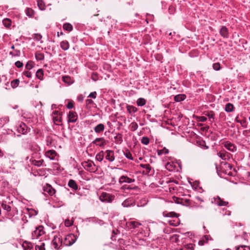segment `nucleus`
I'll list each match as a JSON object with an SVG mask.
<instances>
[{"label":"nucleus","mask_w":250,"mask_h":250,"mask_svg":"<svg viewBox=\"0 0 250 250\" xmlns=\"http://www.w3.org/2000/svg\"><path fill=\"white\" fill-rule=\"evenodd\" d=\"M36 77L40 80H42L43 78V72L42 69H39L36 73Z\"/></svg>","instance_id":"c756f323"},{"label":"nucleus","mask_w":250,"mask_h":250,"mask_svg":"<svg viewBox=\"0 0 250 250\" xmlns=\"http://www.w3.org/2000/svg\"><path fill=\"white\" fill-rule=\"evenodd\" d=\"M204 238V240L207 242L208 240L211 239V237L209 235H205L203 237Z\"/></svg>","instance_id":"e2e57ef3"},{"label":"nucleus","mask_w":250,"mask_h":250,"mask_svg":"<svg viewBox=\"0 0 250 250\" xmlns=\"http://www.w3.org/2000/svg\"><path fill=\"white\" fill-rule=\"evenodd\" d=\"M91 78L94 81H96L97 80V75L96 74H93L91 76Z\"/></svg>","instance_id":"0e129e2a"},{"label":"nucleus","mask_w":250,"mask_h":250,"mask_svg":"<svg viewBox=\"0 0 250 250\" xmlns=\"http://www.w3.org/2000/svg\"><path fill=\"white\" fill-rule=\"evenodd\" d=\"M46 155L51 159H53L56 155V153L54 150H48L46 152Z\"/></svg>","instance_id":"a878e982"},{"label":"nucleus","mask_w":250,"mask_h":250,"mask_svg":"<svg viewBox=\"0 0 250 250\" xmlns=\"http://www.w3.org/2000/svg\"><path fill=\"white\" fill-rule=\"evenodd\" d=\"M222 214L223 215H230V211L229 210H228L226 208L225 209H223V212Z\"/></svg>","instance_id":"864d4df0"},{"label":"nucleus","mask_w":250,"mask_h":250,"mask_svg":"<svg viewBox=\"0 0 250 250\" xmlns=\"http://www.w3.org/2000/svg\"><path fill=\"white\" fill-rule=\"evenodd\" d=\"M219 32L221 36L223 38H227L229 37V31L226 26H222L220 29Z\"/></svg>","instance_id":"dca6fc26"},{"label":"nucleus","mask_w":250,"mask_h":250,"mask_svg":"<svg viewBox=\"0 0 250 250\" xmlns=\"http://www.w3.org/2000/svg\"><path fill=\"white\" fill-rule=\"evenodd\" d=\"M63 29L70 32L72 30L73 26L70 23H65L63 25Z\"/></svg>","instance_id":"72a5a7b5"},{"label":"nucleus","mask_w":250,"mask_h":250,"mask_svg":"<svg viewBox=\"0 0 250 250\" xmlns=\"http://www.w3.org/2000/svg\"><path fill=\"white\" fill-rule=\"evenodd\" d=\"M15 65L18 68H21L23 66V63L20 61H17L15 62Z\"/></svg>","instance_id":"5fc2aeb1"},{"label":"nucleus","mask_w":250,"mask_h":250,"mask_svg":"<svg viewBox=\"0 0 250 250\" xmlns=\"http://www.w3.org/2000/svg\"><path fill=\"white\" fill-rule=\"evenodd\" d=\"M17 130L19 133H21L22 134H24L27 132V127L25 124L21 123L18 126Z\"/></svg>","instance_id":"2eb2a0df"},{"label":"nucleus","mask_w":250,"mask_h":250,"mask_svg":"<svg viewBox=\"0 0 250 250\" xmlns=\"http://www.w3.org/2000/svg\"><path fill=\"white\" fill-rule=\"evenodd\" d=\"M2 23L5 27L9 28L12 23L11 21L9 19H5L3 20Z\"/></svg>","instance_id":"7c9ffc66"},{"label":"nucleus","mask_w":250,"mask_h":250,"mask_svg":"<svg viewBox=\"0 0 250 250\" xmlns=\"http://www.w3.org/2000/svg\"><path fill=\"white\" fill-rule=\"evenodd\" d=\"M34 63L32 61H29L25 65V68L27 70H30L34 67Z\"/></svg>","instance_id":"4c0bfd02"},{"label":"nucleus","mask_w":250,"mask_h":250,"mask_svg":"<svg viewBox=\"0 0 250 250\" xmlns=\"http://www.w3.org/2000/svg\"><path fill=\"white\" fill-rule=\"evenodd\" d=\"M213 68L215 70H219L220 69V64L219 63H215L213 64Z\"/></svg>","instance_id":"09e8293b"},{"label":"nucleus","mask_w":250,"mask_h":250,"mask_svg":"<svg viewBox=\"0 0 250 250\" xmlns=\"http://www.w3.org/2000/svg\"><path fill=\"white\" fill-rule=\"evenodd\" d=\"M204 114L207 117H208V121L210 124L215 122V113L213 111H206L204 112Z\"/></svg>","instance_id":"9b49d317"},{"label":"nucleus","mask_w":250,"mask_h":250,"mask_svg":"<svg viewBox=\"0 0 250 250\" xmlns=\"http://www.w3.org/2000/svg\"><path fill=\"white\" fill-rule=\"evenodd\" d=\"M36 59L38 60H42L44 59V55L42 53L36 54Z\"/></svg>","instance_id":"de8ad7c7"},{"label":"nucleus","mask_w":250,"mask_h":250,"mask_svg":"<svg viewBox=\"0 0 250 250\" xmlns=\"http://www.w3.org/2000/svg\"><path fill=\"white\" fill-rule=\"evenodd\" d=\"M186 98V96L185 94H178L174 97V100L176 102H180L184 101Z\"/></svg>","instance_id":"5701e85b"},{"label":"nucleus","mask_w":250,"mask_h":250,"mask_svg":"<svg viewBox=\"0 0 250 250\" xmlns=\"http://www.w3.org/2000/svg\"><path fill=\"white\" fill-rule=\"evenodd\" d=\"M237 250H250V247L247 246H239L237 249Z\"/></svg>","instance_id":"c03bdc74"},{"label":"nucleus","mask_w":250,"mask_h":250,"mask_svg":"<svg viewBox=\"0 0 250 250\" xmlns=\"http://www.w3.org/2000/svg\"><path fill=\"white\" fill-rule=\"evenodd\" d=\"M195 200L197 202H203V200L200 197H198V196H197L195 197Z\"/></svg>","instance_id":"774afa93"},{"label":"nucleus","mask_w":250,"mask_h":250,"mask_svg":"<svg viewBox=\"0 0 250 250\" xmlns=\"http://www.w3.org/2000/svg\"><path fill=\"white\" fill-rule=\"evenodd\" d=\"M146 101L144 98H139L137 101V104L138 106H143L146 104Z\"/></svg>","instance_id":"e433bc0d"},{"label":"nucleus","mask_w":250,"mask_h":250,"mask_svg":"<svg viewBox=\"0 0 250 250\" xmlns=\"http://www.w3.org/2000/svg\"><path fill=\"white\" fill-rule=\"evenodd\" d=\"M43 190L50 196L54 195L56 192L55 189L53 188L51 185L47 184L44 186Z\"/></svg>","instance_id":"4468645a"},{"label":"nucleus","mask_w":250,"mask_h":250,"mask_svg":"<svg viewBox=\"0 0 250 250\" xmlns=\"http://www.w3.org/2000/svg\"><path fill=\"white\" fill-rule=\"evenodd\" d=\"M218 156L222 160H226L229 158V154L224 150L220 151L217 154Z\"/></svg>","instance_id":"6ab92c4d"},{"label":"nucleus","mask_w":250,"mask_h":250,"mask_svg":"<svg viewBox=\"0 0 250 250\" xmlns=\"http://www.w3.org/2000/svg\"><path fill=\"white\" fill-rule=\"evenodd\" d=\"M52 243L54 248L56 250H58L62 245V240L60 237L55 236L52 240Z\"/></svg>","instance_id":"1a4fd4ad"},{"label":"nucleus","mask_w":250,"mask_h":250,"mask_svg":"<svg viewBox=\"0 0 250 250\" xmlns=\"http://www.w3.org/2000/svg\"><path fill=\"white\" fill-rule=\"evenodd\" d=\"M97 96V93L96 91L91 92L88 96V97L95 99Z\"/></svg>","instance_id":"3c124183"},{"label":"nucleus","mask_w":250,"mask_h":250,"mask_svg":"<svg viewBox=\"0 0 250 250\" xmlns=\"http://www.w3.org/2000/svg\"><path fill=\"white\" fill-rule=\"evenodd\" d=\"M62 81L68 84L72 83L71 78L69 76H65L62 77Z\"/></svg>","instance_id":"58836bf2"},{"label":"nucleus","mask_w":250,"mask_h":250,"mask_svg":"<svg viewBox=\"0 0 250 250\" xmlns=\"http://www.w3.org/2000/svg\"><path fill=\"white\" fill-rule=\"evenodd\" d=\"M163 216L170 218H176L174 219H170L168 221L170 225L172 226H178L180 224V220L178 219L180 216L179 214L176 213L175 212H169L165 211L163 212Z\"/></svg>","instance_id":"7ed1b4c3"},{"label":"nucleus","mask_w":250,"mask_h":250,"mask_svg":"<svg viewBox=\"0 0 250 250\" xmlns=\"http://www.w3.org/2000/svg\"><path fill=\"white\" fill-rule=\"evenodd\" d=\"M43 160H39V161H35L34 162V164L35 166H40L42 165V163H43Z\"/></svg>","instance_id":"603ef678"},{"label":"nucleus","mask_w":250,"mask_h":250,"mask_svg":"<svg viewBox=\"0 0 250 250\" xmlns=\"http://www.w3.org/2000/svg\"><path fill=\"white\" fill-rule=\"evenodd\" d=\"M132 224L133 227H134V228H137V227H138V226L139 225H140V224H139V223L135 222H132Z\"/></svg>","instance_id":"69168bd1"},{"label":"nucleus","mask_w":250,"mask_h":250,"mask_svg":"<svg viewBox=\"0 0 250 250\" xmlns=\"http://www.w3.org/2000/svg\"><path fill=\"white\" fill-rule=\"evenodd\" d=\"M77 240L76 235L73 234L67 235L64 241V244L66 246H71L74 244Z\"/></svg>","instance_id":"0eeeda50"},{"label":"nucleus","mask_w":250,"mask_h":250,"mask_svg":"<svg viewBox=\"0 0 250 250\" xmlns=\"http://www.w3.org/2000/svg\"><path fill=\"white\" fill-rule=\"evenodd\" d=\"M92 144L100 147H104L106 145V141L104 138H97L92 142Z\"/></svg>","instance_id":"f8f14e48"},{"label":"nucleus","mask_w":250,"mask_h":250,"mask_svg":"<svg viewBox=\"0 0 250 250\" xmlns=\"http://www.w3.org/2000/svg\"><path fill=\"white\" fill-rule=\"evenodd\" d=\"M73 221H70L69 220H66L64 222V224L66 227H69L73 224Z\"/></svg>","instance_id":"8fccbe9b"},{"label":"nucleus","mask_w":250,"mask_h":250,"mask_svg":"<svg viewBox=\"0 0 250 250\" xmlns=\"http://www.w3.org/2000/svg\"><path fill=\"white\" fill-rule=\"evenodd\" d=\"M60 46L63 50H67L69 48V43L67 41H63L61 42Z\"/></svg>","instance_id":"4be33fe9"},{"label":"nucleus","mask_w":250,"mask_h":250,"mask_svg":"<svg viewBox=\"0 0 250 250\" xmlns=\"http://www.w3.org/2000/svg\"><path fill=\"white\" fill-rule=\"evenodd\" d=\"M82 165L85 170L90 172H94L98 169L95 164L91 160L84 161L82 163Z\"/></svg>","instance_id":"20e7f679"},{"label":"nucleus","mask_w":250,"mask_h":250,"mask_svg":"<svg viewBox=\"0 0 250 250\" xmlns=\"http://www.w3.org/2000/svg\"><path fill=\"white\" fill-rule=\"evenodd\" d=\"M104 129V125L103 124H99L94 128L95 132L97 133H100L102 132Z\"/></svg>","instance_id":"aec40b11"},{"label":"nucleus","mask_w":250,"mask_h":250,"mask_svg":"<svg viewBox=\"0 0 250 250\" xmlns=\"http://www.w3.org/2000/svg\"><path fill=\"white\" fill-rule=\"evenodd\" d=\"M106 159L108 160L110 162H113L115 159L114 152L112 150H107L106 151Z\"/></svg>","instance_id":"f3484780"},{"label":"nucleus","mask_w":250,"mask_h":250,"mask_svg":"<svg viewBox=\"0 0 250 250\" xmlns=\"http://www.w3.org/2000/svg\"><path fill=\"white\" fill-rule=\"evenodd\" d=\"M134 181H135L134 179L129 178L128 177L125 176H121L119 179V182L121 183H124V182L127 183H131L134 182Z\"/></svg>","instance_id":"a211bd4d"},{"label":"nucleus","mask_w":250,"mask_h":250,"mask_svg":"<svg viewBox=\"0 0 250 250\" xmlns=\"http://www.w3.org/2000/svg\"><path fill=\"white\" fill-rule=\"evenodd\" d=\"M25 13L26 15L30 18L33 17L35 14L34 11L30 8H26L25 10Z\"/></svg>","instance_id":"c85d7f7f"},{"label":"nucleus","mask_w":250,"mask_h":250,"mask_svg":"<svg viewBox=\"0 0 250 250\" xmlns=\"http://www.w3.org/2000/svg\"><path fill=\"white\" fill-rule=\"evenodd\" d=\"M138 125L136 122H132L130 125V128L132 131H135L138 128Z\"/></svg>","instance_id":"a19ab883"},{"label":"nucleus","mask_w":250,"mask_h":250,"mask_svg":"<svg viewBox=\"0 0 250 250\" xmlns=\"http://www.w3.org/2000/svg\"><path fill=\"white\" fill-rule=\"evenodd\" d=\"M127 110L129 111L130 113L135 112L137 111V108L133 106H128Z\"/></svg>","instance_id":"49530a36"},{"label":"nucleus","mask_w":250,"mask_h":250,"mask_svg":"<svg viewBox=\"0 0 250 250\" xmlns=\"http://www.w3.org/2000/svg\"><path fill=\"white\" fill-rule=\"evenodd\" d=\"M206 241L204 240V238H202L201 240H200L198 242V244L200 246H203L204 245L205 243H206Z\"/></svg>","instance_id":"052dcab7"},{"label":"nucleus","mask_w":250,"mask_h":250,"mask_svg":"<svg viewBox=\"0 0 250 250\" xmlns=\"http://www.w3.org/2000/svg\"><path fill=\"white\" fill-rule=\"evenodd\" d=\"M115 143L117 144H120L123 141L122 136L121 134H117V135L114 137Z\"/></svg>","instance_id":"cd10ccee"},{"label":"nucleus","mask_w":250,"mask_h":250,"mask_svg":"<svg viewBox=\"0 0 250 250\" xmlns=\"http://www.w3.org/2000/svg\"><path fill=\"white\" fill-rule=\"evenodd\" d=\"M168 149L166 147H163L160 145L159 146L157 145V154L161 157L166 168L169 171H178L179 169H181V166L178 163L170 160L167 157H163V155L168 154Z\"/></svg>","instance_id":"f257e3e1"},{"label":"nucleus","mask_w":250,"mask_h":250,"mask_svg":"<svg viewBox=\"0 0 250 250\" xmlns=\"http://www.w3.org/2000/svg\"><path fill=\"white\" fill-rule=\"evenodd\" d=\"M36 250H45L44 243H42L40 246H36Z\"/></svg>","instance_id":"37998d69"},{"label":"nucleus","mask_w":250,"mask_h":250,"mask_svg":"<svg viewBox=\"0 0 250 250\" xmlns=\"http://www.w3.org/2000/svg\"><path fill=\"white\" fill-rule=\"evenodd\" d=\"M78 118V116L76 112L70 111L68 115V122L75 123L76 122Z\"/></svg>","instance_id":"ddd939ff"},{"label":"nucleus","mask_w":250,"mask_h":250,"mask_svg":"<svg viewBox=\"0 0 250 250\" xmlns=\"http://www.w3.org/2000/svg\"><path fill=\"white\" fill-rule=\"evenodd\" d=\"M62 113H60L58 116H53V120L54 123L56 125H59V123L62 122Z\"/></svg>","instance_id":"412c9836"},{"label":"nucleus","mask_w":250,"mask_h":250,"mask_svg":"<svg viewBox=\"0 0 250 250\" xmlns=\"http://www.w3.org/2000/svg\"><path fill=\"white\" fill-rule=\"evenodd\" d=\"M68 185L70 188H73L74 190H77L78 189V186L76 182L73 180H70L68 182Z\"/></svg>","instance_id":"393cba45"},{"label":"nucleus","mask_w":250,"mask_h":250,"mask_svg":"<svg viewBox=\"0 0 250 250\" xmlns=\"http://www.w3.org/2000/svg\"><path fill=\"white\" fill-rule=\"evenodd\" d=\"M234 106L231 103H227L225 105V110L227 112H231L234 110Z\"/></svg>","instance_id":"b1692460"},{"label":"nucleus","mask_w":250,"mask_h":250,"mask_svg":"<svg viewBox=\"0 0 250 250\" xmlns=\"http://www.w3.org/2000/svg\"><path fill=\"white\" fill-rule=\"evenodd\" d=\"M74 106V104L72 102H70L68 103V104H67V106L66 107L68 108V109H71Z\"/></svg>","instance_id":"bf43d9fd"},{"label":"nucleus","mask_w":250,"mask_h":250,"mask_svg":"<svg viewBox=\"0 0 250 250\" xmlns=\"http://www.w3.org/2000/svg\"><path fill=\"white\" fill-rule=\"evenodd\" d=\"M151 167L149 165V168H146V171H144V173H146V174H151L152 172H151Z\"/></svg>","instance_id":"13d9d810"},{"label":"nucleus","mask_w":250,"mask_h":250,"mask_svg":"<svg viewBox=\"0 0 250 250\" xmlns=\"http://www.w3.org/2000/svg\"><path fill=\"white\" fill-rule=\"evenodd\" d=\"M199 120L200 122H204L207 120V118L206 116H200L199 117Z\"/></svg>","instance_id":"4d7b16f0"},{"label":"nucleus","mask_w":250,"mask_h":250,"mask_svg":"<svg viewBox=\"0 0 250 250\" xmlns=\"http://www.w3.org/2000/svg\"><path fill=\"white\" fill-rule=\"evenodd\" d=\"M37 2L38 6L41 10H43L45 9V4L42 0H38Z\"/></svg>","instance_id":"c9c22d12"},{"label":"nucleus","mask_w":250,"mask_h":250,"mask_svg":"<svg viewBox=\"0 0 250 250\" xmlns=\"http://www.w3.org/2000/svg\"><path fill=\"white\" fill-rule=\"evenodd\" d=\"M197 144L201 148L204 149H207L208 148V146L206 145L205 141L203 140H200L198 141Z\"/></svg>","instance_id":"473e14b6"},{"label":"nucleus","mask_w":250,"mask_h":250,"mask_svg":"<svg viewBox=\"0 0 250 250\" xmlns=\"http://www.w3.org/2000/svg\"><path fill=\"white\" fill-rule=\"evenodd\" d=\"M42 36L40 34H37L35 35V38L38 41H40L42 39Z\"/></svg>","instance_id":"680f3d73"},{"label":"nucleus","mask_w":250,"mask_h":250,"mask_svg":"<svg viewBox=\"0 0 250 250\" xmlns=\"http://www.w3.org/2000/svg\"><path fill=\"white\" fill-rule=\"evenodd\" d=\"M44 234L43 227L42 226H40L37 227L36 230L32 232V238L33 239H37Z\"/></svg>","instance_id":"39448f33"},{"label":"nucleus","mask_w":250,"mask_h":250,"mask_svg":"<svg viewBox=\"0 0 250 250\" xmlns=\"http://www.w3.org/2000/svg\"><path fill=\"white\" fill-rule=\"evenodd\" d=\"M1 207L3 208V209L7 211H10L11 210V207L9 205H6L4 202H2L1 203Z\"/></svg>","instance_id":"ea45409f"},{"label":"nucleus","mask_w":250,"mask_h":250,"mask_svg":"<svg viewBox=\"0 0 250 250\" xmlns=\"http://www.w3.org/2000/svg\"><path fill=\"white\" fill-rule=\"evenodd\" d=\"M23 74L26 76L28 78H31V76H32V74L30 72H29L28 71H24L23 72Z\"/></svg>","instance_id":"6e6d98bb"},{"label":"nucleus","mask_w":250,"mask_h":250,"mask_svg":"<svg viewBox=\"0 0 250 250\" xmlns=\"http://www.w3.org/2000/svg\"><path fill=\"white\" fill-rule=\"evenodd\" d=\"M104 158V152L103 151H100L96 156V159L100 162H101Z\"/></svg>","instance_id":"2f4dec72"},{"label":"nucleus","mask_w":250,"mask_h":250,"mask_svg":"<svg viewBox=\"0 0 250 250\" xmlns=\"http://www.w3.org/2000/svg\"><path fill=\"white\" fill-rule=\"evenodd\" d=\"M86 106L87 108H90L92 107H93L94 105H95L93 101L91 99H87L85 101Z\"/></svg>","instance_id":"bb28decb"},{"label":"nucleus","mask_w":250,"mask_h":250,"mask_svg":"<svg viewBox=\"0 0 250 250\" xmlns=\"http://www.w3.org/2000/svg\"><path fill=\"white\" fill-rule=\"evenodd\" d=\"M141 142L145 145H147L149 143V139L146 137H143L142 138Z\"/></svg>","instance_id":"a18cd8bd"},{"label":"nucleus","mask_w":250,"mask_h":250,"mask_svg":"<svg viewBox=\"0 0 250 250\" xmlns=\"http://www.w3.org/2000/svg\"><path fill=\"white\" fill-rule=\"evenodd\" d=\"M174 182L171 181L170 178L167 177H164L160 179L159 184L161 185L158 186L157 185V192L162 191L161 188H163L166 192H171L172 190H174V188L172 186Z\"/></svg>","instance_id":"f03ea898"},{"label":"nucleus","mask_w":250,"mask_h":250,"mask_svg":"<svg viewBox=\"0 0 250 250\" xmlns=\"http://www.w3.org/2000/svg\"><path fill=\"white\" fill-rule=\"evenodd\" d=\"M19 83L20 81L19 79H15L11 82V85L12 88H15L19 85Z\"/></svg>","instance_id":"f704fd0d"},{"label":"nucleus","mask_w":250,"mask_h":250,"mask_svg":"<svg viewBox=\"0 0 250 250\" xmlns=\"http://www.w3.org/2000/svg\"><path fill=\"white\" fill-rule=\"evenodd\" d=\"M124 154L126 158L130 160H133V157L132 156V154L128 150H126L125 152H124Z\"/></svg>","instance_id":"79ce46f5"},{"label":"nucleus","mask_w":250,"mask_h":250,"mask_svg":"<svg viewBox=\"0 0 250 250\" xmlns=\"http://www.w3.org/2000/svg\"><path fill=\"white\" fill-rule=\"evenodd\" d=\"M224 146L228 150L232 152L236 151L237 149L236 146L234 144L229 141L224 142Z\"/></svg>","instance_id":"9d476101"},{"label":"nucleus","mask_w":250,"mask_h":250,"mask_svg":"<svg viewBox=\"0 0 250 250\" xmlns=\"http://www.w3.org/2000/svg\"><path fill=\"white\" fill-rule=\"evenodd\" d=\"M114 195L106 192H103L100 196V199L102 202L110 203L114 200Z\"/></svg>","instance_id":"423d86ee"},{"label":"nucleus","mask_w":250,"mask_h":250,"mask_svg":"<svg viewBox=\"0 0 250 250\" xmlns=\"http://www.w3.org/2000/svg\"><path fill=\"white\" fill-rule=\"evenodd\" d=\"M141 166L145 168H149V164H141Z\"/></svg>","instance_id":"338daca9"},{"label":"nucleus","mask_w":250,"mask_h":250,"mask_svg":"<svg viewBox=\"0 0 250 250\" xmlns=\"http://www.w3.org/2000/svg\"><path fill=\"white\" fill-rule=\"evenodd\" d=\"M211 203L219 206H227L229 204L228 202L224 201L219 196L212 198Z\"/></svg>","instance_id":"6e6552de"}]
</instances>
